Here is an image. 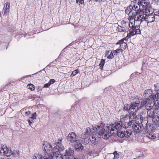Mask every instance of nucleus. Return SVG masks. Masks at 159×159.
Segmentation results:
<instances>
[{
  "label": "nucleus",
  "mask_w": 159,
  "mask_h": 159,
  "mask_svg": "<svg viewBox=\"0 0 159 159\" xmlns=\"http://www.w3.org/2000/svg\"><path fill=\"white\" fill-rule=\"evenodd\" d=\"M129 19L130 20H134V22L135 21H140V24L141 23L146 19L144 11L132 12V15L129 16Z\"/></svg>",
  "instance_id": "nucleus-5"
},
{
  "label": "nucleus",
  "mask_w": 159,
  "mask_h": 159,
  "mask_svg": "<svg viewBox=\"0 0 159 159\" xmlns=\"http://www.w3.org/2000/svg\"><path fill=\"white\" fill-rule=\"evenodd\" d=\"M75 147L76 151L78 152H81L84 148V146L79 141L76 143Z\"/></svg>",
  "instance_id": "nucleus-12"
},
{
  "label": "nucleus",
  "mask_w": 159,
  "mask_h": 159,
  "mask_svg": "<svg viewBox=\"0 0 159 159\" xmlns=\"http://www.w3.org/2000/svg\"><path fill=\"white\" fill-rule=\"evenodd\" d=\"M154 15L155 16H159V11H156L154 13Z\"/></svg>",
  "instance_id": "nucleus-47"
},
{
  "label": "nucleus",
  "mask_w": 159,
  "mask_h": 159,
  "mask_svg": "<svg viewBox=\"0 0 159 159\" xmlns=\"http://www.w3.org/2000/svg\"><path fill=\"white\" fill-rule=\"evenodd\" d=\"M7 150H8V148H7V146H6V147L5 148H4V151H5V155H6L7 156L6 153L8 151Z\"/></svg>",
  "instance_id": "nucleus-46"
},
{
  "label": "nucleus",
  "mask_w": 159,
  "mask_h": 159,
  "mask_svg": "<svg viewBox=\"0 0 159 159\" xmlns=\"http://www.w3.org/2000/svg\"><path fill=\"white\" fill-rule=\"evenodd\" d=\"M101 1H102L103 2H105L106 1V0H100Z\"/></svg>",
  "instance_id": "nucleus-57"
},
{
  "label": "nucleus",
  "mask_w": 159,
  "mask_h": 159,
  "mask_svg": "<svg viewBox=\"0 0 159 159\" xmlns=\"http://www.w3.org/2000/svg\"><path fill=\"white\" fill-rule=\"evenodd\" d=\"M153 121H154L155 124V125L157 126H159V117H158L157 119H153Z\"/></svg>",
  "instance_id": "nucleus-30"
},
{
  "label": "nucleus",
  "mask_w": 159,
  "mask_h": 159,
  "mask_svg": "<svg viewBox=\"0 0 159 159\" xmlns=\"http://www.w3.org/2000/svg\"><path fill=\"white\" fill-rule=\"evenodd\" d=\"M146 19L145 21L147 22V23L153 22L155 20V17L154 15H145Z\"/></svg>",
  "instance_id": "nucleus-13"
},
{
  "label": "nucleus",
  "mask_w": 159,
  "mask_h": 159,
  "mask_svg": "<svg viewBox=\"0 0 159 159\" xmlns=\"http://www.w3.org/2000/svg\"><path fill=\"white\" fill-rule=\"evenodd\" d=\"M67 139L71 143H76L79 141L74 132L70 133L67 137Z\"/></svg>",
  "instance_id": "nucleus-7"
},
{
  "label": "nucleus",
  "mask_w": 159,
  "mask_h": 159,
  "mask_svg": "<svg viewBox=\"0 0 159 159\" xmlns=\"http://www.w3.org/2000/svg\"><path fill=\"white\" fill-rule=\"evenodd\" d=\"M121 50V49H120H120L118 48L116 50H115L114 52H113L114 54V55H115L116 54H117V53H118Z\"/></svg>",
  "instance_id": "nucleus-41"
},
{
  "label": "nucleus",
  "mask_w": 159,
  "mask_h": 159,
  "mask_svg": "<svg viewBox=\"0 0 159 159\" xmlns=\"http://www.w3.org/2000/svg\"><path fill=\"white\" fill-rule=\"evenodd\" d=\"M1 147L0 148V155L1 156H3L5 155V151H4V148L6 147V145H1Z\"/></svg>",
  "instance_id": "nucleus-21"
},
{
  "label": "nucleus",
  "mask_w": 159,
  "mask_h": 159,
  "mask_svg": "<svg viewBox=\"0 0 159 159\" xmlns=\"http://www.w3.org/2000/svg\"><path fill=\"white\" fill-rule=\"evenodd\" d=\"M134 23L133 24L132 22H131L130 21H129V27L130 28V29L129 30V32H133L134 33H135V31L137 29V26H135L134 25Z\"/></svg>",
  "instance_id": "nucleus-17"
},
{
  "label": "nucleus",
  "mask_w": 159,
  "mask_h": 159,
  "mask_svg": "<svg viewBox=\"0 0 159 159\" xmlns=\"http://www.w3.org/2000/svg\"><path fill=\"white\" fill-rule=\"evenodd\" d=\"M137 0H135L131 2V5H133L134 4H137Z\"/></svg>",
  "instance_id": "nucleus-45"
},
{
  "label": "nucleus",
  "mask_w": 159,
  "mask_h": 159,
  "mask_svg": "<svg viewBox=\"0 0 159 159\" xmlns=\"http://www.w3.org/2000/svg\"><path fill=\"white\" fill-rule=\"evenodd\" d=\"M134 120H129V122L122 121L117 122L115 124H111L109 126H105L103 122H101L100 124L98 125L97 130L99 131L98 137L100 135L102 136V138L104 139H107L109 137L115 134L114 131L117 132V135L121 138L125 137L128 138L132 134V131L129 129L126 131H122V128L126 129L130 127L133 123Z\"/></svg>",
  "instance_id": "nucleus-1"
},
{
  "label": "nucleus",
  "mask_w": 159,
  "mask_h": 159,
  "mask_svg": "<svg viewBox=\"0 0 159 159\" xmlns=\"http://www.w3.org/2000/svg\"><path fill=\"white\" fill-rule=\"evenodd\" d=\"M132 5L129 6L127 7V8L125 10V12L126 14L129 15V16L132 15Z\"/></svg>",
  "instance_id": "nucleus-20"
},
{
  "label": "nucleus",
  "mask_w": 159,
  "mask_h": 159,
  "mask_svg": "<svg viewBox=\"0 0 159 159\" xmlns=\"http://www.w3.org/2000/svg\"><path fill=\"white\" fill-rule=\"evenodd\" d=\"M134 35V33L133 32H129V33H128L127 36H126V38H127L128 39L130 38L131 36H133Z\"/></svg>",
  "instance_id": "nucleus-36"
},
{
  "label": "nucleus",
  "mask_w": 159,
  "mask_h": 159,
  "mask_svg": "<svg viewBox=\"0 0 159 159\" xmlns=\"http://www.w3.org/2000/svg\"><path fill=\"white\" fill-rule=\"evenodd\" d=\"M146 125V126H147V123L146 124V125ZM146 127V126L145 127V128H144V129H145V130H146L147 132H148V131L147 130V128Z\"/></svg>",
  "instance_id": "nucleus-54"
},
{
  "label": "nucleus",
  "mask_w": 159,
  "mask_h": 159,
  "mask_svg": "<svg viewBox=\"0 0 159 159\" xmlns=\"http://www.w3.org/2000/svg\"><path fill=\"white\" fill-rule=\"evenodd\" d=\"M154 108V113L157 114H159V106H156L155 108Z\"/></svg>",
  "instance_id": "nucleus-32"
},
{
  "label": "nucleus",
  "mask_w": 159,
  "mask_h": 159,
  "mask_svg": "<svg viewBox=\"0 0 159 159\" xmlns=\"http://www.w3.org/2000/svg\"><path fill=\"white\" fill-rule=\"evenodd\" d=\"M139 26H137V29L135 31L134 35L136 34H141V30L139 29Z\"/></svg>",
  "instance_id": "nucleus-33"
},
{
  "label": "nucleus",
  "mask_w": 159,
  "mask_h": 159,
  "mask_svg": "<svg viewBox=\"0 0 159 159\" xmlns=\"http://www.w3.org/2000/svg\"><path fill=\"white\" fill-rule=\"evenodd\" d=\"M148 106H145L146 108L148 110L147 111L148 117L149 118H152L153 119H154L155 116L154 108H150V109H148Z\"/></svg>",
  "instance_id": "nucleus-11"
},
{
  "label": "nucleus",
  "mask_w": 159,
  "mask_h": 159,
  "mask_svg": "<svg viewBox=\"0 0 159 159\" xmlns=\"http://www.w3.org/2000/svg\"><path fill=\"white\" fill-rule=\"evenodd\" d=\"M155 94L156 96L157 100L156 101H157L158 99H159V90L158 92H156Z\"/></svg>",
  "instance_id": "nucleus-43"
},
{
  "label": "nucleus",
  "mask_w": 159,
  "mask_h": 159,
  "mask_svg": "<svg viewBox=\"0 0 159 159\" xmlns=\"http://www.w3.org/2000/svg\"><path fill=\"white\" fill-rule=\"evenodd\" d=\"M120 43H121V44L125 43V42H124V40L123 39L120 40Z\"/></svg>",
  "instance_id": "nucleus-48"
},
{
  "label": "nucleus",
  "mask_w": 159,
  "mask_h": 159,
  "mask_svg": "<svg viewBox=\"0 0 159 159\" xmlns=\"http://www.w3.org/2000/svg\"><path fill=\"white\" fill-rule=\"evenodd\" d=\"M28 121L29 124L31 123V122H32V120L31 121V120H29V119L28 120Z\"/></svg>",
  "instance_id": "nucleus-53"
},
{
  "label": "nucleus",
  "mask_w": 159,
  "mask_h": 159,
  "mask_svg": "<svg viewBox=\"0 0 159 159\" xmlns=\"http://www.w3.org/2000/svg\"><path fill=\"white\" fill-rule=\"evenodd\" d=\"M132 10L135 11V12L137 11H143L142 9H141L140 6L139 4V2H138L137 4H134L132 5Z\"/></svg>",
  "instance_id": "nucleus-15"
},
{
  "label": "nucleus",
  "mask_w": 159,
  "mask_h": 159,
  "mask_svg": "<svg viewBox=\"0 0 159 159\" xmlns=\"http://www.w3.org/2000/svg\"><path fill=\"white\" fill-rule=\"evenodd\" d=\"M139 118L140 119V120L141 122V125H142V127H143V122L144 120L143 119V116L142 115H140Z\"/></svg>",
  "instance_id": "nucleus-37"
},
{
  "label": "nucleus",
  "mask_w": 159,
  "mask_h": 159,
  "mask_svg": "<svg viewBox=\"0 0 159 159\" xmlns=\"http://www.w3.org/2000/svg\"><path fill=\"white\" fill-rule=\"evenodd\" d=\"M12 154L14 157H17L19 155V151L17 150H14L13 152H12Z\"/></svg>",
  "instance_id": "nucleus-31"
},
{
  "label": "nucleus",
  "mask_w": 159,
  "mask_h": 159,
  "mask_svg": "<svg viewBox=\"0 0 159 159\" xmlns=\"http://www.w3.org/2000/svg\"><path fill=\"white\" fill-rule=\"evenodd\" d=\"M130 105L128 104H125L124 105V107L123 108V110L124 111H129V112L131 111V109H130Z\"/></svg>",
  "instance_id": "nucleus-23"
},
{
  "label": "nucleus",
  "mask_w": 159,
  "mask_h": 159,
  "mask_svg": "<svg viewBox=\"0 0 159 159\" xmlns=\"http://www.w3.org/2000/svg\"><path fill=\"white\" fill-rule=\"evenodd\" d=\"M55 82V80L54 79H51L48 82V83L50 85L52 84H53Z\"/></svg>",
  "instance_id": "nucleus-40"
},
{
  "label": "nucleus",
  "mask_w": 159,
  "mask_h": 159,
  "mask_svg": "<svg viewBox=\"0 0 159 159\" xmlns=\"http://www.w3.org/2000/svg\"><path fill=\"white\" fill-rule=\"evenodd\" d=\"M38 89L39 90H42V88L40 87H38Z\"/></svg>",
  "instance_id": "nucleus-50"
},
{
  "label": "nucleus",
  "mask_w": 159,
  "mask_h": 159,
  "mask_svg": "<svg viewBox=\"0 0 159 159\" xmlns=\"http://www.w3.org/2000/svg\"><path fill=\"white\" fill-rule=\"evenodd\" d=\"M123 39H124V40H127L128 39L127 38H126V37H125Z\"/></svg>",
  "instance_id": "nucleus-55"
},
{
  "label": "nucleus",
  "mask_w": 159,
  "mask_h": 159,
  "mask_svg": "<svg viewBox=\"0 0 159 159\" xmlns=\"http://www.w3.org/2000/svg\"><path fill=\"white\" fill-rule=\"evenodd\" d=\"M147 99L137 98L134 102H131L130 103V109L131 111H137L139 109L143 107L147 104Z\"/></svg>",
  "instance_id": "nucleus-4"
},
{
  "label": "nucleus",
  "mask_w": 159,
  "mask_h": 159,
  "mask_svg": "<svg viewBox=\"0 0 159 159\" xmlns=\"http://www.w3.org/2000/svg\"><path fill=\"white\" fill-rule=\"evenodd\" d=\"M50 85L48 82V83L45 84H44L43 87L44 88H48V87Z\"/></svg>",
  "instance_id": "nucleus-44"
},
{
  "label": "nucleus",
  "mask_w": 159,
  "mask_h": 159,
  "mask_svg": "<svg viewBox=\"0 0 159 159\" xmlns=\"http://www.w3.org/2000/svg\"><path fill=\"white\" fill-rule=\"evenodd\" d=\"M31 75H26L25 77H24L23 78H27L29 76H31Z\"/></svg>",
  "instance_id": "nucleus-52"
},
{
  "label": "nucleus",
  "mask_w": 159,
  "mask_h": 159,
  "mask_svg": "<svg viewBox=\"0 0 159 159\" xmlns=\"http://www.w3.org/2000/svg\"><path fill=\"white\" fill-rule=\"evenodd\" d=\"M71 43H70V44H69V46L71 45Z\"/></svg>",
  "instance_id": "nucleus-62"
},
{
  "label": "nucleus",
  "mask_w": 159,
  "mask_h": 159,
  "mask_svg": "<svg viewBox=\"0 0 159 159\" xmlns=\"http://www.w3.org/2000/svg\"><path fill=\"white\" fill-rule=\"evenodd\" d=\"M28 88L31 91H33L35 89V86L32 84H30L28 85Z\"/></svg>",
  "instance_id": "nucleus-27"
},
{
  "label": "nucleus",
  "mask_w": 159,
  "mask_h": 159,
  "mask_svg": "<svg viewBox=\"0 0 159 159\" xmlns=\"http://www.w3.org/2000/svg\"><path fill=\"white\" fill-rule=\"evenodd\" d=\"M121 43L120 42V41L119 40V41H118L116 43V44H120L121 45Z\"/></svg>",
  "instance_id": "nucleus-51"
},
{
  "label": "nucleus",
  "mask_w": 159,
  "mask_h": 159,
  "mask_svg": "<svg viewBox=\"0 0 159 159\" xmlns=\"http://www.w3.org/2000/svg\"><path fill=\"white\" fill-rule=\"evenodd\" d=\"M80 73V71L78 69H76L75 70H74L71 74V76H74L77 74Z\"/></svg>",
  "instance_id": "nucleus-29"
},
{
  "label": "nucleus",
  "mask_w": 159,
  "mask_h": 159,
  "mask_svg": "<svg viewBox=\"0 0 159 159\" xmlns=\"http://www.w3.org/2000/svg\"><path fill=\"white\" fill-rule=\"evenodd\" d=\"M150 107H151V106H150L149 107V108H150Z\"/></svg>",
  "instance_id": "nucleus-63"
},
{
  "label": "nucleus",
  "mask_w": 159,
  "mask_h": 159,
  "mask_svg": "<svg viewBox=\"0 0 159 159\" xmlns=\"http://www.w3.org/2000/svg\"><path fill=\"white\" fill-rule=\"evenodd\" d=\"M155 90L157 92L159 90V84L157 83L154 85Z\"/></svg>",
  "instance_id": "nucleus-34"
},
{
  "label": "nucleus",
  "mask_w": 159,
  "mask_h": 159,
  "mask_svg": "<svg viewBox=\"0 0 159 159\" xmlns=\"http://www.w3.org/2000/svg\"><path fill=\"white\" fill-rule=\"evenodd\" d=\"M136 112V111L132 110L129 112V120H136L137 117Z\"/></svg>",
  "instance_id": "nucleus-16"
},
{
  "label": "nucleus",
  "mask_w": 159,
  "mask_h": 159,
  "mask_svg": "<svg viewBox=\"0 0 159 159\" xmlns=\"http://www.w3.org/2000/svg\"><path fill=\"white\" fill-rule=\"evenodd\" d=\"M43 149L46 152H50V150H53L51 144L47 142H45L43 144L42 147Z\"/></svg>",
  "instance_id": "nucleus-10"
},
{
  "label": "nucleus",
  "mask_w": 159,
  "mask_h": 159,
  "mask_svg": "<svg viewBox=\"0 0 159 159\" xmlns=\"http://www.w3.org/2000/svg\"><path fill=\"white\" fill-rule=\"evenodd\" d=\"M37 73H35V74H33V75H35V74H37Z\"/></svg>",
  "instance_id": "nucleus-60"
},
{
  "label": "nucleus",
  "mask_w": 159,
  "mask_h": 159,
  "mask_svg": "<svg viewBox=\"0 0 159 159\" xmlns=\"http://www.w3.org/2000/svg\"><path fill=\"white\" fill-rule=\"evenodd\" d=\"M100 124V123L96 125L95 127L93 126V129L94 131H93L92 134L90 135V137L89 138L88 136H86L84 135L82 137L83 138L81 140V142L84 144H88L89 141H90L92 143L95 145L99 140V138L101 137L102 138V136L100 135V136L98 137V135L99 134V131L97 130V127Z\"/></svg>",
  "instance_id": "nucleus-2"
},
{
  "label": "nucleus",
  "mask_w": 159,
  "mask_h": 159,
  "mask_svg": "<svg viewBox=\"0 0 159 159\" xmlns=\"http://www.w3.org/2000/svg\"><path fill=\"white\" fill-rule=\"evenodd\" d=\"M126 47L127 44L126 43L121 44L120 46V48L121 51H123V50H125L126 48Z\"/></svg>",
  "instance_id": "nucleus-25"
},
{
  "label": "nucleus",
  "mask_w": 159,
  "mask_h": 159,
  "mask_svg": "<svg viewBox=\"0 0 159 159\" xmlns=\"http://www.w3.org/2000/svg\"><path fill=\"white\" fill-rule=\"evenodd\" d=\"M91 133V129L89 127H87L83 135L89 137L90 133Z\"/></svg>",
  "instance_id": "nucleus-22"
},
{
  "label": "nucleus",
  "mask_w": 159,
  "mask_h": 159,
  "mask_svg": "<svg viewBox=\"0 0 159 159\" xmlns=\"http://www.w3.org/2000/svg\"><path fill=\"white\" fill-rule=\"evenodd\" d=\"M145 135L147 137L151 139H154L156 137V134H154V133L152 132L147 133L145 134Z\"/></svg>",
  "instance_id": "nucleus-19"
},
{
  "label": "nucleus",
  "mask_w": 159,
  "mask_h": 159,
  "mask_svg": "<svg viewBox=\"0 0 159 159\" xmlns=\"http://www.w3.org/2000/svg\"><path fill=\"white\" fill-rule=\"evenodd\" d=\"M32 122H31V123L29 124V125L30 126H31V124H32Z\"/></svg>",
  "instance_id": "nucleus-56"
},
{
  "label": "nucleus",
  "mask_w": 159,
  "mask_h": 159,
  "mask_svg": "<svg viewBox=\"0 0 159 159\" xmlns=\"http://www.w3.org/2000/svg\"><path fill=\"white\" fill-rule=\"evenodd\" d=\"M139 4L142 7L143 11L150 4L149 0H139Z\"/></svg>",
  "instance_id": "nucleus-8"
},
{
  "label": "nucleus",
  "mask_w": 159,
  "mask_h": 159,
  "mask_svg": "<svg viewBox=\"0 0 159 159\" xmlns=\"http://www.w3.org/2000/svg\"><path fill=\"white\" fill-rule=\"evenodd\" d=\"M154 9H153L151 5L149 6L145 10V14L146 16H147V15L149 14V15H152V14L153 13L154 10Z\"/></svg>",
  "instance_id": "nucleus-14"
},
{
  "label": "nucleus",
  "mask_w": 159,
  "mask_h": 159,
  "mask_svg": "<svg viewBox=\"0 0 159 159\" xmlns=\"http://www.w3.org/2000/svg\"><path fill=\"white\" fill-rule=\"evenodd\" d=\"M36 112H34V113L32 114L30 117L32 119V121H33V120L36 118Z\"/></svg>",
  "instance_id": "nucleus-38"
},
{
  "label": "nucleus",
  "mask_w": 159,
  "mask_h": 159,
  "mask_svg": "<svg viewBox=\"0 0 159 159\" xmlns=\"http://www.w3.org/2000/svg\"><path fill=\"white\" fill-rule=\"evenodd\" d=\"M117 30L118 31L120 32H124L125 31V27L121 26L119 25L118 26V27L117 29Z\"/></svg>",
  "instance_id": "nucleus-24"
},
{
  "label": "nucleus",
  "mask_w": 159,
  "mask_h": 159,
  "mask_svg": "<svg viewBox=\"0 0 159 159\" xmlns=\"http://www.w3.org/2000/svg\"><path fill=\"white\" fill-rule=\"evenodd\" d=\"M30 113V112L29 111H26L25 112V114H27V115H29Z\"/></svg>",
  "instance_id": "nucleus-49"
},
{
  "label": "nucleus",
  "mask_w": 159,
  "mask_h": 159,
  "mask_svg": "<svg viewBox=\"0 0 159 159\" xmlns=\"http://www.w3.org/2000/svg\"><path fill=\"white\" fill-rule=\"evenodd\" d=\"M136 159V158H134V159Z\"/></svg>",
  "instance_id": "nucleus-64"
},
{
  "label": "nucleus",
  "mask_w": 159,
  "mask_h": 159,
  "mask_svg": "<svg viewBox=\"0 0 159 159\" xmlns=\"http://www.w3.org/2000/svg\"><path fill=\"white\" fill-rule=\"evenodd\" d=\"M105 60L104 59H102L101 60V62L99 64L100 67L101 69H102L105 64Z\"/></svg>",
  "instance_id": "nucleus-28"
},
{
  "label": "nucleus",
  "mask_w": 159,
  "mask_h": 159,
  "mask_svg": "<svg viewBox=\"0 0 159 159\" xmlns=\"http://www.w3.org/2000/svg\"><path fill=\"white\" fill-rule=\"evenodd\" d=\"M122 22L123 23H125V21L124 20Z\"/></svg>",
  "instance_id": "nucleus-59"
},
{
  "label": "nucleus",
  "mask_w": 159,
  "mask_h": 159,
  "mask_svg": "<svg viewBox=\"0 0 159 159\" xmlns=\"http://www.w3.org/2000/svg\"><path fill=\"white\" fill-rule=\"evenodd\" d=\"M112 157H114L113 159H117L119 157V154L116 151H115L113 154L111 155Z\"/></svg>",
  "instance_id": "nucleus-26"
},
{
  "label": "nucleus",
  "mask_w": 159,
  "mask_h": 159,
  "mask_svg": "<svg viewBox=\"0 0 159 159\" xmlns=\"http://www.w3.org/2000/svg\"><path fill=\"white\" fill-rule=\"evenodd\" d=\"M156 0H152V1H156Z\"/></svg>",
  "instance_id": "nucleus-61"
},
{
  "label": "nucleus",
  "mask_w": 159,
  "mask_h": 159,
  "mask_svg": "<svg viewBox=\"0 0 159 159\" xmlns=\"http://www.w3.org/2000/svg\"><path fill=\"white\" fill-rule=\"evenodd\" d=\"M10 4L9 2H7L4 5L3 10H4V14H7L9 11Z\"/></svg>",
  "instance_id": "nucleus-18"
},
{
  "label": "nucleus",
  "mask_w": 159,
  "mask_h": 159,
  "mask_svg": "<svg viewBox=\"0 0 159 159\" xmlns=\"http://www.w3.org/2000/svg\"><path fill=\"white\" fill-rule=\"evenodd\" d=\"M79 2L80 3L79 5L80 4H83L84 3V0H76V3H78Z\"/></svg>",
  "instance_id": "nucleus-42"
},
{
  "label": "nucleus",
  "mask_w": 159,
  "mask_h": 159,
  "mask_svg": "<svg viewBox=\"0 0 159 159\" xmlns=\"http://www.w3.org/2000/svg\"><path fill=\"white\" fill-rule=\"evenodd\" d=\"M7 152V156L10 157L12 154V152L11 149L8 148Z\"/></svg>",
  "instance_id": "nucleus-35"
},
{
  "label": "nucleus",
  "mask_w": 159,
  "mask_h": 159,
  "mask_svg": "<svg viewBox=\"0 0 159 159\" xmlns=\"http://www.w3.org/2000/svg\"><path fill=\"white\" fill-rule=\"evenodd\" d=\"M94 1H95L96 2H98V0H94Z\"/></svg>",
  "instance_id": "nucleus-58"
},
{
  "label": "nucleus",
  "mask_w": 159,
  "mask_h": 159,
  "mask_svg": "<svg viewBox=\"0 0 159 159\" xmlns=\"http://www.w3.org/2000/svg\"><path fill=\"white\" fill-rule=\"evenodd\" d=\"M143 95L144 97H148L147 98H145L147 99V101L151 100L153 102H155L157 100L155 93H153L151 89L145 90L143 92Z\"/></svg>",
  "instance_id": "nucleus-6"
},
{
  "label": "nucleus",
  "mask_w": 159,
  "mask_h": 159,
  "mask_svg": "<svg viewBox=\"0 0 159 159\" xmlns=\"http://www.w3.org/2000/svg\"><path fill=\"white\" fill-rule=\"evenodd\" d=\"M133 122L132 125L133 130L136 134L139 133L141 131L142 129V127L140 125V124L136 123L135 120H134Z\"/></svg>",
  "instance_id": "nucleus-9"
},
{
  "label": "nucleus",
  "mask_w": 159,
  "mask_h": 159,
  "mask_svg": "<svg viewBox=\"0 0 159 159\" xmlns=\"http://www.w3.org/2000/svg\"><path fill=\"white\" fill-rule=\"evenodd\" d=\"M113 53L114 52L112 53V52H111V54L108 56L107 58L108 59H111L113 58Z\"/></svg>",
  "instance_id": "nucleus-39"
},
{
  "label": "nucleus",
  "mask_w": 159,
  "mask_h": 159,
  "mask_svg": "<svg viewBox=\"0 0 159 159\" xmlns=\"http://www.w3.org/2000/svg\"><path fill=\"white\" fill-rule=\"evenodd\" d=\"M63 139L62 137L57 139L55 141V146L53 148V155L52 159H62L63 154L61 155V152L65 149L64 146L62 144L61 142Z\"/></svg>",
  "instance_id": "nucleus-3"
}]
</instances>
